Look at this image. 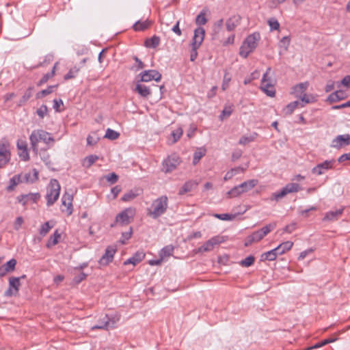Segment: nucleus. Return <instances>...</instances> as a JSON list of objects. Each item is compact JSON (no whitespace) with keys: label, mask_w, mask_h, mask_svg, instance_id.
<instances>
[{"label":"nucleus","mask_w":350,"mask_h":350,"mask_svg":"<svg viewBox=\"0 0 350 350\" xmlns=\"http://www.w3.org/2000/svg\"><path fill=\"white\" fill-rule=\"evenodd\" d=\"M257 184V180L252 179L242 183L239 185V187L242 189L243 193H245L255 187Z\"/></svg>","instance_id":"obj_27"},{"label":"nucleus","mask_w":350,"mask_h":350,"mask_svg":"<svg viewBox=\"0 0 350 350\" xmlns=\"http://www.w3.org/2000/svg\"><path fill=\"white\" fill-rule=\"evenodd\" d=\"M52 228L53 225H50L49 221H46L41 226L39 233L41 236L44 237Z\"/></svg>","instance_id":"obj_46"},{"label":"nucleus","mask_w":350,"mask_h":350,"mask_svg":"<svg viewBox=\"0 0 350 350\" xmlns=\"http://www.w3.org/2000/svg\"><path fill=\"white\" fill-rule=\"evenodd\" d=\"M140 81L149 82L154 80L159 82L161 79V74L156 70H148L142 72L139 75Z\"/></svg>","instance_id":"obj_11"},{"label":"nucleus","mask_w":350,"mask_h":350,"mask_svg":"<svg viewBox=\"0 0 350 350\" xmlns=\"http://www.w3.org/2000/svg\"><path fill=\"white\" fill-rule=\"evenodd\" d=\"M179 163L180 158L176 154H172L163 160L162 163V170L165 173H170L174 170Z\"/></svg>","instance_id":"obj_7"},{"label":"nucleus","mask_w":350,"mask_h":350,"mask_svg":"<svg viewBox=\"0 0 350 350\" xmlns=\"http://www.w3.org/2000/svg\"><path fill=\"white\" fill-rule=\"evenodd\" d=\"M223 25H224V20L222 18L217 21L214 23L213 29L214 36H215L216 34H217L219 32V31L221 29Z\"/></svg>","instance_id":"obj_57"},{"label":"nucleus","mask_w":350,"mask_h":350,"mask_svg":"<svg viewBox=\"0 0 350 350\" xmlns=\"http://www.w3.org/2000/svg\"><path fill=\"white\" fill-rule=\"evenodd\" d=\"M151 25V21L146 20L144 21H138L133 25V29L135 31H144L148 29Z\"/></svg>","instance_id":"obj_33"},{"label":"nucleus","mask_w":350,"mask_h":350,"mask_svg":"<svg viewBox=\"0 0 350 350\" xmlns=\"http://www.w3.org/2000/svg\"><path fill=\"white\" fill-rule=\"evenodd\" d=\"M59 191L60 185L59 182L56 179H51L46 196L48 206H52L58 199Z\"/></svg>","instance_id":"obj_4"},{"label":"nucleus","mask_w":350,"mask_h":350,"mask_svg":"<svg viewBox=\"0 0 350 350\" xmlns=\"http://www.w3.org/2000/svg\"><path fill=\"white\" fill-rule=\"evenodd\" d=\"M168 207V198L167 196H161L154 200L149 208L148 215L153 219H157L163 215Z\"/></svg>","instance_id":"obj_2"},{"label":"nucleus","mask_w":350,"mask_h":350,"mask_svg":"<svg viewBox=\"0 0 350 350\" xmlns=\"http://www.w3.org/2000/svg\"><path fill=\"white\" fill-rule=\"evenodd\" d=\"M60 237H61L60 233L58 232L57 230H56L54 232V233L50 237L49 239L48 240L47 243H46V247L48 248H51V247L57 244Z\"/></svg>","instance_id":"obj_34"},{"label":"nucleus","mask_w":350,"mask_h":350,"mask_svg":"<svg viewBox=\"0 0 350 350\" xmlns=\"http://www.w3.org/2000/svg\"><path fill=\"white\" fill-rule=\"evenodd\" d=\"M308 85L309 83L308 82L300 83L295 85L293 88V93L295 94V96L297 98V95H303L305 94V92L307 90Z\"/></svg>","instance_id":"obj_25"},{"label":"nucleus","mask_w":350,"mask_h":350,"mask_svg":"<svg viewBox=\"0 0 350 350\" xmlns=\"http://www.w3.org/2000/svg\"><path fill=\"white\" fill-rule=\"evenodd\" d=\"M29 140L31 148L35 152H38V144L40 141H42L46 144L53 143L55 141L54 138L49 133L42 129L33 130L29 136Z\"/></svg>","instance_id":"obj_1"},{"label":"nucleus","mask_w":350,"mask_h":350,"mask_svg":"<svg viewBox=\"0 0 350 350\" xmlns=\"http://www.w3.org/2000/svg\"><path fill=\"white\" fill-rule=\"evenodd\" d=\"M57 88V85H50L46 89L43 90L37 94V98L44 97L53 92V90Z\"/></svg>","instance_id":"obj_52"},{"label":"nucleus","mask_w":350,"mask_h":350,"mask_svg":"<svg viewBox=\"0 0 350 350\" xmlns=\"http://www.w3.org/2000/svg\"><path fill=\"white\" fill-rule=\"evenodd\" d=\"M256 136L257 133H254L250 136L243 135L240 138L239 144L240 145H246L247 144L253 142L256 139Z\"/></svg>","instance_id":"obj_43"},{"label":"nucleus","mask_w":350,"mask_h":350,"mask_svg":"<svg viewBox=\"0 0 350 350\" xmlns=\"http://www.w3.org/2000/svg\"><path fill=\"white\" fill-rule=\"evenodd\" d=\"M135 214V209L134 208H127L117 215L116 222L122 224H128L130 223V219L133 218Z\"/></svg>","instance_id":"obj_10"},{"label":"nucleus","mask_w":350,"mask_h":350,"mask_svg":"<svg viewBox=\"0 0 350 350\" xmlns=\"http://www.w3.org/2000/svg\"><path fill=\"white\" fill-rule=\"evenodd\" d=\"M132 232H132V228H130L129 231L125 232H122V237H121V239L120 240V242L122 244H125L126 241H128L131 237Z\"/></svg>","instance_id":"obj_58"},{"label":"nucleus","mask_w":350,"mask_h":350,"mask_svg":"<svg viewBox=\"0 0 350 350\" xmlns=\"http://www.w3.org/2000/svg\"><path fill=\"white\" fill-rule=\"evenodd\" d=\"M286 196L284 189L282 188L280 191L274 192L271 194V200L279 201L280 199Z\"/></svg>","instance_id":"obj_50"},{"label":"nucleus","mask_w":350,"mask_h":350,"mask_svg":"<svg viewBox=\"0 0 350 350\" xmlns=\"http://www.w3.org/2000/svg\"><path fill=\"white\" fill-rule=\"evenodd\" d=\"M346 97L347 95L345 92L342 90H337L333 93H331L327 98L326 101L332 104L342 100Z\"/></svg>","instance_id":"obj_20"},{"label":"nucleus","mask_w":350,"mask_h":350,"mask_svg":"<svg viewBox=\"0 0 350 350\" xmlns=\"http://www.w3.org/2000/svg\"><path fill=\"white\" fill-rule=\"evenodd\" d=\"M224 241V237L220 236H215L206 241L201 247L195 250L197 253H203L212 251L216 245Z\"/></svg>","instance_id":"obj_6"},{"label":"nucleus","mask_w":350,"mask_h":350,"mask_svg":"<svg viewBox=\"0 0 350 350\" xmlns=\"http://www.w3.org/2000/svg\"><path fill=\"white\" fill-rule=\"evenodd\" d=\"M160 38L157 36H153L150 38H148L145 40L144 45L147 48L154 49L157 47L160 44Z\"/></svg>","instance_id":"obj_29"},{"label":"nucleus","mask_w":350,"mask_h":350,"mask_svg":"<svg viewBox=\"0 0 350 350\" xmlns=\"http://www.w3.org/2000/svg\"><path fill=\"white\" fill-rule=\"evenodd\" d=\"M40 195L38 193H29L25 195H21L18 197V202L21 203L23 205H26L29 202H36L37 200L40 198Z\"/></svg>","instance_id":"obj_19"},{"label":"nucleus","mask_w":350,"mask_h":350,"mask_svg":"<svg viewBox=\"0 0 350 350\" xmlns=\"http://www.w3.org/2000/svg\"><path fill=\"white\" fill-rule=\"evenodd\" d=\"M335 160H326L323 163H319L312 169V173L317 175H322L326 171L333 168Z\"/></svg>","instance_id":"obj_13"},{"label":"nucleus","mask_w":350,"mask_h":350,"mask_svg":"<svg viewBox=\"0 0 350 350\" xmlns=\"http://www.w3.org/2000/svg\"><path fill=\"white\" fill-rule=\"evenodd\" d=\"M260 38V33L258 32L249 35L240 48L239 55L246 58L256 48Z\"/></svg>","instance_id":"obj_3"},{"label":"nucleus","mask_w":350,"mask_h":350,"mask_svg":"<svg viewBox=\"0 0 350 350\" xmlns=\"http://www.w3.org/2000/svg\"><path fill=\"white\" fill-rule=\"evenodd\" d=\"M276 226V224L275 223H271L266 225L265 226L260 228L259 230L260 231V233L265 237L267 234H269L270 232H271Z\"/></svg>","instance_id":"obj_48"},{"label":"nucleus","mask_w":350,"mask_h":350,"mask_svg":"<svg viewBox=\"0 0 350 350\" xmlns=\"http://www.w3.org/2000/svg\"><path fill=\"white\" fill-rule=\"evenodd\" d=\"M278 255L279 254H278V251L275 248H274L270 251L262 254L260 256V260H274Z\"/></svg>","instance_id":"obj_28"},{"label":"nucleus","mask_w":350,"mask_h":350,"mask_svg":"<svg viewBox=\"0 0 350 350\" xmlns=\"http://www.w3.org/2000/svg\"><path fill=\"white\" fill-rule=\"evenodd\" d=\"M145 257L144 252H137L132 257L124 261V265L132 264L133 265L140 262Z\"/></svg>","instance_id":"obj_23"},{"label":"nucleus","mask_w":350,"mask_h":350,"mask_svg":"<svg viewBox=\"0 0 350 350\" xmlns=\"http://www.w3.org/2000/svg\"><path fill=\"white\" fill-rule=\"evenodd\" d=\"M297 98H299L304 105L313 103L317 101V96L313 94H304L303 95H297Z\"/></svg>","instance_id":"obj_36"},{"label":"nucleus","mask_w":350,"mask_h":350,"mask_svg":"<svg viewBox=\"0 0 350 350\" xmlns=\"http://www.w3.org/2000/svg\"><path fill=\"white\" fill-rule=\"evenodd\" d=\"M10 156L8 144H0V169L4 167L10 161Z\"/></svg>","instance_id":"obj_16"},{"label":"nucleus","mask_w":350,"mask_h":350,"mask_svg":"<svg viewBox=\"0 0 350 350\" xmlns=\"http://www.w3.org/2000/svg\"><path fill=\"white\" fill-rule=\"evenodd\" d=\"M240 16H232L226 22V27L228 31H233L240 23Z\"/></svg>","instance_id":"obj_24"},{"label":"nucleus","mask_w":350,"mask_h":350,"mask_svg":"<svg viewBox=\"0 0 350 350\" xmlns=\"http://www.w3.org/2000/svg\"><path fill=\"white\" fill-rule=\"evenodd\" d=\"M98 159V157L95 154H91L86 157L82 163V165L85 168H89L91 167L97 160Z\"/></svg>","instance_id":"obj_35"},{"label":"nucleus","mask_w":350,"mask_h":350,"mask_svg":"<svg viewBox=\"0 0 350 350\" xmlns=\"http://www.w3.org/2000/svg\"><path fill=\"white\" fill-rule=\"evenodd\" d=\"M16 265V260L14 258H12L4 264L3 267H4L8 273H10L15 269Z\"/></svg>","instance_id":"obj_51"},{"label":"nucleus","mask_w":350,"mask_h":350,"mask_svg":"<svg viewBox=\"0 0 350 350\" xmlns=\"http://www.w3.org/2000/svg\"><path fill=\"white\" fill-rule=\"evenodd\" d=\"M344 211V208L337 209L336 211H330L325 213L323 221H335L338 220L342 215Z\"/></svg>","instance_id":"obj_18"},{"label":"nucleus","mask_w":350,"mask_h":350,"mask_svg":"<svg viewBox=\"0 0 350 350\" xmlns=\"http://www.w3.org/2000/svg\"><path fill=\"white\" fill-rule=\"evenodd\" d=\"M207 23V18H206V13L202 10L201 11L196 18V25L201 27Z\"/></svg>","instance_id":"obj_41"},{"label":"nucleus","mask_w":350,"mask_h":350,"mask_svg":"<svg viewBox=\"0 0 350 350\" xmlns=\"http://www.w3.org/2000/svg\"><path fill=\"white\" fill-rule=\"evenodd\" d=\"M196 185L197 183L192 180H189L186 182L180 189L178 194L180 196L184 195L186 193L191 191Z\"/></svg>","instance_id":"obj_32"},{"label":"nucleus","mask_w":350,"mask_h":350,"mask_svg":"<svg viewBox=\"0 0 350 350\" xmlns=\"http://www.w3.org/2000/svg\"><path fill=\"white\" fill-rule=\"evenodd\" d=\"M105 178L111 184H114L115 183L117 182V180L118 179V175L116 173L112 172V173L109 174L108 175H107L105 176Z\"/></svg>","instance_id":"obj_61"},{"label":"nucleus","mask_w":350,"mask_h":350,"mask_svg":"<svg viewBox=\"0 0 350 350\" xmlns=\"http://www.w3.org/2000/svg\"><path fill=\"white\" fill-rule=\"evenodd\" d=\"M293 245V243L290 241H287L280 243L278 247H275L279 255L284 254L286 252L290 250Z\"/></svg>","instance_id":"obj_30"},{"label":"nucleus","mask_w":350,"mask_h":350,"mask_svg":"<svg viewBox=\"0 0 350 350\" xmlns=\"http://www.w3.org/2000/svg\"><path fill=\"white\" fill-rule=\"evenodd\" d=\"M215 217L221 219V220H232L236 217V214H228V213H224V214H215Z\"/></svg>","instance_id":"obj_56"},{"label":"nucleus","mask_w":350,"mask_h":350,"mask_svg":"<svg viewBox=\"0 0 350 350\" xmlns=\"http://www.w3.org/2000/svg\"><path fill=\"white\" fill-rule=\"evenodd\" d=\"M20 279L21 278L16 277H10L9 278V287L4 293L5 297H10L18 294L19 288L21 286Z\"/></svg>","instance_id":"obj_8"},{"label":"nucleus","mask_w":350,"mask_h":350,"mask_svg":"<svg viewBox=\"0 0 350 350\" xmlns=\"http://www.w3.org/2000/svg\"><path fill=\"white\" fill-rule=\"evenodd\" d=\"M119 318L116 316H109L105 314L102 319H99L98 323L92 327V329H104L108 330L109 328L115 327Z\"/></svg>","instance_id":"obj_5"},{"label":"nucleus","mask_w":350,"mask_h":350,"mask_svg":"<svg viewBox=\"0 0 350 350\" xmlns=\"http://www.w3.org/2000/svg\"><path fill=\"white\" fill-rule=\"evenodd\" d=\"M47 107L46 105H42L39 109H37V114L40 118H43L47 113Z\"/></svg>","instance_id":"obj_64"},{"label":"nucleus","mask_w":350,"mask_h":350,"mask_svg":"<svg viewBox=\"0 0 350 350\" xmlns=\"http://www.w3.org/2000/svg\"><path fill=\"white\" fill-rule=\"evenodd\" d=\"M120 136V133L117 131L112 130L111 129H107L106 131V133L105 135V137L111 140H115L118 138Z\"/></svg>","instance_id":"obj_47"},{"label":"nucleus","mask_w":350,"mask_h":350,"mask_svg":"<svg viewBox=\"0 0 350 350\" xmlns=\"http://www.w3.org/2000/svg\"><path fill=\"white\" fill-rule=\"evenodd\" d=\"M135 92H137L141 96L147 98L151 94V91L148 87L145 85L137 83L136 85Z\"/></svg>","instance_id":"obj_26"},{"label":"nucleus","mask_w":350,"mask_h":350,"mask_svg":"<svg viewBox=\"0 0 350 350\" xmlns=\"http://www.w3.org/2000/svg\"><path fill=\"white\" fill-rule=\"evenodd\" d=\"M271 71V68H268L267 69L265 73L263 75L262 80H261L260 89L268 96L273 97V96H275V94L274 84L266 83V81H267L266 77L268 76L269 74H270Z\"/></svg>","instance_id":"obj_9"},{"label":"nucleus","mask_w":350,"mask_h":350,"mask_svg":"<svg viewBox=\"0 0 350 350\" xmlns=\"http://www.w3.org/2000/svg\"><path fill=\"white\" fill-rule=\"evenodd\" d=\"M116 252V249L115 247L108 246L105 250V254L102 256V257L99 260L98 263L103 266L107 265L109 262H112Z\"/></svg>","instance_id":"obj_15"},{"label":"nucleus","mask_w":350,"mask_h":350,"mask_svg":"<svg viewBox=\"0 0 350 350\" xmlns=\"http://www.w3.org/2000/svg\"><path fill=\"white\" fill-rule=\"evenodd\" d=\"M57 63H56L54 66L53 67V69L51 70V72H48L46 74H45L42 77V79H40L39 83L40 84H42V83H44L46 82H47V81L53 77L55 75V68H56V66H57Z\"/></svg>","instance_id":"obj_53"},{"label":"nucleus","mask_w":350,"mask_h":350,"mask_svg":"<svg viewBox=\"0 0 350 350\" xmlns=\"http://www.w3.org/2000/svg\"><path fill=\"white\" fill-rule=\"evenodd\" d=\"M79 70V68H77V66H74L70 68L68 72L64 76V79L68 80L75 78L77 75Z\"/></svg>","instance_id":"obj_49"},{"label":"nucleus","mask_w":350,"mask_h":350,"mask_svg":"<svg viewBox=\"0 0 350 350\" xmlns=\"http://www.w3.org/2000/svg\"><path fill=\"white\" fill-rule=\"evenodd\" d=\"M72 196L68 193H64L62 198V204L66 207V212L68 215L72 213Z\"/></svg>","instance_id":"obj_22"},{"label":"nucleus","mask_w":350,"mask_h":350,"mask_svg":"<svg viewBox=\"0 0 350 350\" xmlns=\"http://www.w3.org/2000/svg\"><path fill=\"white\" fill-rule=\"evenodd\" d=\"M174 247L172 245H167L164 247L160 252L159 256L161 258H164L167 256H170L173 254Z\"/></svg>","instance_id":"obj_39"},{"label":"nucleus","mask_w":350,"mask_h":350,"mask_svg":"<svg viewBox=\"0 0 350 350\" xmlns=\"http://www.w3.org/2000/svg\"><path fill=\"white\" fill-rule=\"evenodd\" d=\"M16 146L19 150L18 155L20 158L25 161H29V155L28 153L27 142L24 140L18 139L17 141Z\"/></svg>","instance_id":"obj_17"},{"label":"nucleus","mask_w":350,"mask_h":350,"mask_svg":"<svg viewBox=\"0 0 350 350\" xmlns=\"http://www.w3.org/2000/svg\"><path fill=\"white\" fill-rule=\"evenodd\" d=\"M243 193L241 188L239 187V185L234 186L230 191H228L226 193L227 197L229 198H236Z\"/></svg>","instance_id":"obj_37"},{"label":"nucleus","mask_w":350,"mask_h":350,"mask_svg":"<svg viewBox=\"0 0 350 350\" xmlns=\"http://www.w3.org/2000/svg\"><path fill=\"white\" fill-rule=\"evenodd\" d=\"M64 103L62 99H54L53 100V109L57 111L60 112L63 111V109H61L60 107L63 106Z\"/></svg>","instance_id":"obj_60"},{"label":"nucleus","mask_w":350,"mask_h":350,"mask_svg":"<svg viewBox=\"0 0 350 350\" xmlns=\"http://www.w3.org/2000/svg\"><path fill=\"white\" fill-rule=\"evenodd\" d=\"M137 195L133 193L132 191H129L128 193H126L122 197V200L124 202H128L133 200Z\"/></svg>","instance_id":"obj_62"},{"label":"nucleus","mask_w":350,"mask_h":350,"mask_svg":"<svg viewBox=\"0 0 350 350\" xmlns=\"http://www.w3.org/2000/svg\"><path fill=\"white\" fill-rule=\"evenodd\" d=\"M286 194L296 193L302 189L301 187L295 183H288L283 187Z\"/></svg>","instance_id":"obj_31"},{"label":"nucleus","mask_w":350,"mask_h":350,"mask_svg":"<svg viewBox=\"0 0 350 350\" xmlns=\"http://www.w3.org/2000/svg\"><path fill=\"white\" fill-rule=\"evenodd\" d=\"M295 107H294V105H293L292 103H290L289 104H288L284 109H283V113L286 115V116H290L291 115L293 111H295Z\"/></svg>","instance_id":"obj_59"},{"label":"nucleus","mask_w":350,"mask_h":350,"mask_svg":"<svg viewBox=\"0 0 350 350\" xmlns=\"http://www.w3.org/2000/svg\"><path fill=\"white\" fill-rule=\"evenodd\" d=\"M336 340H337V338H329L325 339V340H322L321 342H318V343L315 344L314 345L312 346L311 347L308 348V350L314 349H317V348L323 347L329 343L335 342Z\"/></svg>","instance_id":"obj_40"},{"label":"nucleus","mask_w":350,"mask_h":350,"mask_svg":"<svg viewBox=\"0 0 350 350\" xmlns=\"http://www.w3.org/2000/svg\"><path fill=\"white\" fill-rule=\"evenodd\" d=\"M232 109L231 106H226L223 109L220 118L223 119L224 117H228L232 114Z\"/></svg>","instance_id":"obj_63"},{"label":"nucleus","mask_w":350,"mask_h":350,"mask_svg":"<svg viewBox=\"0 0 350 350\" xmlns=\"http://www.w3.org/2000/svg\"><path fill=\"white\" fill-rule=\"evenodd\" d=\"M205 38V29L202 27H198L194 29L193 36L191 42V46L200 48Z\"/></svg>","instance_id":"obj_12"},{"label":"nucleus","mask_w":350,"mask_h":350,"mask_svg":"<svg viewBox=\"0 0 350 350\" xmlns=\"http://www.w3.org/2000/svg\"><path fill=\"white\" fill-rule=\"evenodd\" d=\"M271 31L278 30L280 28V23L275 18H271L267 21Z\"/></svg>","instance_id":"obj_55"},{"label":"nucleus","mask_w":350,"mask_h":350,"mask_svg":"<svg viewBox=\"0 0 350 350\" xmlns=\"http://www.w3.org/2000/svg\"><path fill=\"white\" fill-rule=\"evenodd\" d=\"M183 131L180 127L177 128L176 129L174 130L171 133V137H172V144H175L178 142V140L183 135Z\"/></svg>","instance_id":"obj_42"},{"label":"nucleus","mask_w":350,"mask_h":350,"mask_svg":"<svg viewBox=\"0 0 350 350\" xmlns=\"http://www.w3.org/2000/svg\"><path fill=\"white\" fill-rule=\"evenodd\" d=\"M254 260H255L254 257L253 256L250 255V256H247V258H245V259L242 260L240 262V265L242 267H248L254 264Z\"/></svg>","instance_id":"obj_54"},{"label":"nucleus","mask_w":350,"mask_h":350,"mask_svg":"<svg viewBox=\"0 0 350 350\" xmlns=\"http://www.w3.org/2000/svg\"><path fill=\"white\" fill-rule=\"evenodd\" d=\"M265 237L260 233V231L256 230L250 235L247 236L245 241V246L247 247L251 245L253 243L258 242L262 240Z\"/></svg>","instance_id":"obj_21"},{"label":"nucleus","mask_w":350,"mask_h":350,"mask_svg":"<svg viewBox=\"0 0 350 350\" xmlns=\"http://www.w3.org/2000/svg\"><path fill=\"white\" fill-rule=\"evenodd\" d=\"M20 178L18 176H14L10 178L9 185L7 187L8 191H12L14 189L15 187L18 184Z\"/></svg>","instance_id":"obj_45"},{"label":"nucleus","mask_w":350,"mask_h":350,"mask_svg":"<svg viewBox=\"0 0 350 350\" xmlns=\"http://www.w3.org/2000/svg\"><path fill=\"white\" fill-rule=\"evenodd\" d=\"M290 36H284L279 42V47L283 49L284 51H286L290 45Z\"/></svg>","instance_id":"obj_44"},{"label":"nucleus","mask_w":350,"mask_h":350,"mask_svg":"<svg viewBox=\"0 0 350 350\" xmlns=\"http://www.w3.org/2000/svg\"><path fill=\"white\" fill-rule=\"evenodd\" d=\"M32 96V88H29L25 92L24 95L22 96V98L19 100L17 105L21 107L24 105L27 100L31 97Z\"/></svg>","instance_id":"obj_38"},{"label":"nucleus","mask_w":350,"mask_h":350,"mask_svg":"<svg viewBox=\"0 0 350 350\" xmlns=\"http://www.w3.org/2000/svg\"><path fill=\"white\" fill-rule=\"evenodd\" d=\"M349 144L350 135H339L332 140L331 147L340 149V148L348 146Z\"/></svg>","instance_id":"obj_14"}]
</instances>
